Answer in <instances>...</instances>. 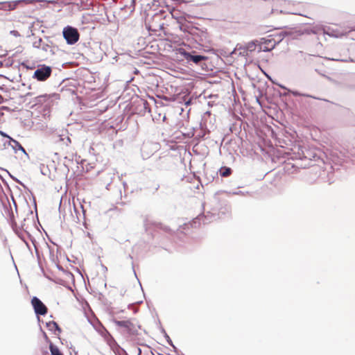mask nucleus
<instances>
[{
  "label": "nucleus",
  "instance_id": "1",
  "mask_svg": "<svg viewBox=\"0 0 355 355\" xmlns=\"http://www.w3.org/2000/svg\"><path fill=\"white\" fill-rule=\"evenodd\" d=\"M347 31L343 29H340L338 27H335L329 29V31L326 33L324 29H318L317 31L312 30V42L316 41L318 44H322V42L326 40V35L332 36L334 37H341L345 35Z\"/></svg>",
  "mask_w": 355,
  "mask_h": 355
},
{
  "label": "nucleus",
  "instance_id": "2",
  "mask_svg": "<svg viewBox=\"0 0 355 355\" xmlns=\"http://www.w3.org/2000/svg\"><path fill=\"white\" fill-rule=\"evenodd\" d=\"M116 326L122 329V331L130 336L138 335L141 326L136 319L126 320H116Z\"/></svg>",
  "mask_w": 355,
  "mask_h": 355
},
{
  "label": "nucleus",
  "instance_id": "3",
  "mask_svg": "<svg viewBox=\"0 0 355 355\" xmlns=\"http://www.w3.org/2000/svg\"><path fill=\"white\" fill-rule=\"evenodd\" d=\"M293 4L286 0H275L272 2V12L284 14H297L292 8Z\"/></svg>",
  "mask_w": 355,
  "mask_h": 355
},
{
  "label": "nucleus",
  "instance_id": "4",
  "mask_svg": "<svg viewBox=\"0 0 355 355\" xmlns=\"http://www.w3.org/2000/svg\"><path fill=\"white\" fill-rule=\"evenodd\" d=\"M63 36L69 44L76 43L79 40V33L78 31L72 27H67L63 31Z\"/></svg>",
  "mask_w": 355,
  "mask_h": 355
},
{
  "label": "nucleus",
  "instance_id": "5",
  "mask_svg": "<svg viewBox=\"0 0 355 355\" xmlns=\"http://www.w3.org/2000/svg\"><path fill=\"white\" fill-rule=\"evenodd\" d=\"M51 68L48 66H43L35 71L33 78L39 81H45L51 74Z\"/></svg>",
  "mask_w": 355,
  "mask_h": 355
},
{
  "label": "nucleus",
  "instance_id": "6",
  "mask_svg": "<svg viewBox=\"0 0 355 355\" xmlns=\"http://www.w3.org/2000/svg\"><path fill=\"white\" fill-rule=\"evenodd\" d=\"M31 304L33 306L34 311L36 314L44 315L47 313V307L43 302L37 297H33L31 300Z\"/></svg>",
  "mask_w": 355,
  "mask_h": 355
},
{
  "label": "nucleus",
  "instance_id": "7",
  "mask_svg": "<svg viewBox=\"0 0 355 355\" xmlns=\"http://www.w3.org/2000/svg\"><path fill=\"white\" fill-rule=\"evenodd\" d=\"M178 52L180 55H183L184 58L188 61H192L196 64H198L200 62L206 60V57L203 55H193L191 53L187 52L184 49H179Z\"/></svg>",
  "mask_w": 355,
  "mask_h": 355
},
{
  "label": "nucleus",
  "instance_id": "8",
  "mask_svg": "<svg viewBox=\"0 0 355 355\" xmlns=\"http://www.w3.org/2000/svg\"><path fill=\"white\" fill-rule=\"evenodd\" d=\"M275 46V42L273 40L262 39L258 44V51H270Z\"/></svg>",
  "mask_w": 355,
  "mask_h": 355
},
{
  "label": "nucleus",
  "instance_id": "9",
  "mask_svg": "<svg viewBox=\"0 0 355 355\" xmlns=\"http://www.w3.org/2000/svg\"><path fill=\"white\" fill-rule=\"evenodd\" d=\"M21 2V1H14L1 3H0L1 6V9L8 11L14 10L17 8V5Z\"/></svg>",
  "mask_w": 355,
  "mask_h": 355
},
{
  "label": "nucleus",
  "instance_id": "10",
  "mask_svg": "<svg viewBox=\"0 0 355 355\" xmlns=\"http://www.w3.org/2000/svg\"><path fill=\"white\" fill-rule=\"evenodd\" d=\"M8 143V146H11L15 151L21 150L23 153H26V150L24 147L15 139L10 138Z\"/></svg>",
  "mask_w": 355,
  "mask_h": 355
},
{
  "label": "nucleus",
  "instance_id": "11",
  "mask_svg": "<svg viewBox=\"0 0 355 355\" xmlns=\"http://www.w3.org/2000/svg\"><path fill=\"white\" fill-rule=\"evenodd\" d=\"M324 165V162L322 159L320 157V156L312 155V168L313 167V170L315 171L317 166H322Z\"/></svg>",
  "mask_w": 355,
  "mask_h": 355
},
{
  "label": "nucleus",
  "instance_id": "12",
  "mask_svg": "<svg viewBox=\"0 0 355 355\" xmlns=\"http://www.w3.org/2000/svg\"><path fill=\"white\" fill-rule=\"evenodd\" d=\"M46 324H47V327L49 329V330L53 331L55 334L58 335L61 333L62 330H61L60 327L58 326V324H57V322H55L54 321H51V322H48Z\"/></svg>",
  "mask_w": 355,
  "mask_h": 355
},
{
  "label": "nucleus",
  "instance_id": "13",
  "mask_svg": "<svg viewBox=\"0 0 355 355\" xmlns=\"http://www.w3.org/2000/svg\"><path fill=\"white\" fill-rule=\"evenodd\" d=\"M50 98H51L50 95H48V94L40 95L35 98V103L36 104H38V103L43 104L44 103H46L47 101H49L50 100Z\"/></svg>",
  "mask_w": 355,
  "mask_h": 355
},
{
  "label": "nucleus",
  "instance_id": "14",
  "mask_svg": "<svg viewBox=\"0 0 355 355\" xmlns=\"http://www.w3.org/2000/svg\"><path fill=\"white\" fill-rule=\"evenodd\" d=\"M232 174V169L227 166H223L220 169V175L221 177L227 178Z\"/></svg>",
  "mask_w": 355,
  "mask_h": 355
},
{
  "label": "nucleus",
  "instance_id": "15",
  "mask_svg": "<svg viewBox=\"0 0 355 355\" xmlns=\"http://www.w3.org/2000/svg\"><path fill=\"white\" fill-rule=\"evenodd\" d=\"M49 349L51 353V355H63L59 349L53 345L52 343L50 344Z\"/></svg>",
  "mask_w": 355,
  "mask_h": 355
},
{
  "label": "nucleus",
  "instance_id": "16",
  "mask_svg": "<svg viewBox=\"0 0 355 355\" xmlns=\"http://www.w3.org/2000/svg\"><path fill=\"white\" fill-rule=\"evenodd\" d=\"M257 48H258V44L254 42H249L246 46V49L249 51H254Z\"/></svg>",
  "mask_w": 355,
  "mask_h": 355
},
{
  "label": "nucleus",
  "instance_id": "17",
  "mask_svg": "<svg viewBox=\"0 0 355 355\" xmlns=\"http://www.w3.org/2000/svg\"><path fill=\"white\" fill-rule=\"evenodd\" d=\"M8 140L4 139H0V150H3L8 146Z\"/></svg>",
  "mask_w": 355,
  "mask_h": 355
},
{
  "label": "nucleus",
  "instance_id": "18",
  "mask_svg": "<svg viewBox=\"0 0 355 355\" xmlns=\"http://www.w3.org/2000/svg\"><path fill=\"white\" fill-rule=\"evenodd\" d=\"M0 135L2 136L3 138H6V140H10V138H11L9 135H8L6 133L3 132L1 130H0Z\"/></svg>",
  "mask_w": 355,
  "mask_h": 355
},
{
  "label": "nucleus",
  "instance_id": "19",
  "mask_svg": "<svg viewBox=\"0 0 355 355\" xmlns=\"http://www.w3.org/2000/svg\"><path fill=\"white\" fill-rule=\"evenodd\" d=\"M10 33L15 37L19 36V33H18L17 31H10Z\"/></svg>",
  "mask_w": 355,
  "mask_h": 355
},
{
  "label": "nucleus",
  "instance_id": "20",
  "mask_svg": "<svg viewBox=\"0 0 355 355\" xmlns=\"http://www.w3.org/2000/svg\"><path fill=\"white\" fill-rule=\"evenodd\" d=\"M332 60H343V59L338 58H333Z\"/></svg>",
  "mask_w": 355,
  "mask_h": 355
}]
</instances>
